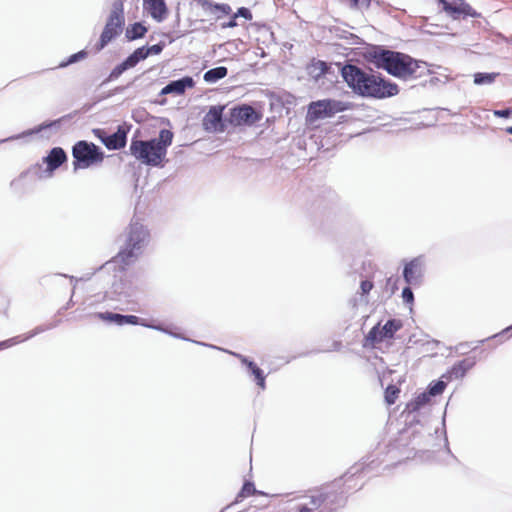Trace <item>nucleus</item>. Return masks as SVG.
<instances>
[{
    "instance_id": "6e6552de",
    "label": "nucleus",
    "mask_w": 512,
    "mask_h": 512,
    "mask_svg": "<svg viewBox=\"0 0 512 512\" xmlns=\"http://www.w3.org/2000/svg\"><path fill=\"white\" fill-rule=\"evenodd\" d=\"M97 316H98V318H100L103 321L114 323L118 326H123L126 324L142 325L144 327L169 334L175 338L183 339L186 341L189 340L188 338L182 336L181 334L174 333L171 330H169L168 328H165L160 324L156 325V324L146 323L144 320H142L141 318H139L138 316H135V315H123V314L112 313V312H101V313H98Z\"/></svg>"
},
{
    "instance_id": "3c124183",
    "label": "nucleus",
    "mask_w": 512,
    "mask_h": 512,
    "mask_svg": "<svg viewBox=\"0 0 512 512\" xmlns=\"http://www.w3.org/2000/svg\"><path fill=\"white\" fill-rule=\"evenodd\" d=\"M194 342H195V343H197V344L203 345V346H208V344H206V343L197 342V341H194ZM209 347L216 348V347H215V346H213V345H209Z\"/></svg>"
},
{
    "instance_id": "ddd939ff",
    "label": "nucleus",
    "mask_w": 512,
    "mask_h": 512,
    "mask_svg": "<svg viewBox=\"0 0 512 512\" xmlns=\"http://www.w3.org/2000/svg\"><path fill=\"white\" fill-rule=\"evenodd\" d=\"M224 107L220 105L211 106L203 118V128L207 132H223L225 124L223 122Z\"/></svg>"
},
{
    "instance_id": "f704fd0d",
    "label": "nucleus",
    "mask_w": 512,
    "mask_h": 512,
    "mask_svg": "<svg viewBox=\"0 0 512 512\" xmlns=\"http://www.w3.org/2000/svg\"><path fill=\"white\" fill-rule=\"evenodd\" d=\"M255 492H256V489H255L254 484L250 481H246L243 484L240 492L237 495L236 502L238 501L239 498H245V497L251 496Z\"/></svg>"
},
{
    "instance_id": "dca6fc26",
    "label": "nucleus",
    "mask_w": 512,
    "mask_h": 512,
    "mask_svg": "<svg viewBox=\"0 0 512 512\" xmlns=\"http://www.w3.org/2000/svg\"><path fill=\"white\" fill-rule=\"evenodd\" d=\"M128 132L129 128L126 125H119L114 133L107 135L105 147L108 150H119L124 148L127 143Z\"/></svg>"
},
{
    "instance_id": "1a4fd4ad",
    "label": "nucleus",
    "mask_w": 512,
    "mask_h": 512,
    "mask_svg": "<svg viewBox=\"0 0 512 512\" xmlns=\"http://www.w3.org/2000/svg\"><path fill=\"white\" fill-rule=\"evenodd\" d=\"M107 269L105 266L103 267ZM112 266L109 268L111 269ZM114 270L118 268L114 274V280L111 284L110 290L106 291L105 297L110 300L122 301L126 300L133 295V286L130 280L127 279L125 270L127 267L122 268L120 265L113 266Z\"/></svg>"
},
{
    "instance_id": "a18cd8bd",
    "label": "nucleus",
    "mask_w": 512,
    "mask_h": 512,
    "mask_svg": "<svg viewBox=\"0 0 512 512\" xmlns=\"http://www.w3.org/2000/svg\"><path fill=\"white\" fill-rule=\"evenodd\" d=\"M237 26L235 15L227 22L222 25L223 28H233Z\"/></svg>"
},
{
    "instance_id": "b1692460",
    "label": "nucleus",
    "mask_w": 512,
    "mask_h": 512,
    "mask_svg": "<svg viewBox=\"0 0 512 512\" xmlns=\"http://www.w3.org/2000/svg\"><path fill=\"white\" fill-rule=\"evenodd\" d=\"M146 33L147 27L141 22H135L126 28L125 37L128 41H134L143 38Z\"/></svg>"
},
{
    "instance_id": "864d4df0",
    "label": "nucleus",
    "mask_w": 512,
    "mask_h": 512,
    "mask_svg": "<svg viewBox=\"0 0 512 512\" xmlns=\"http://www.w3.org/2000/svg\"><path fill=\"white\" fill-rule=\"evenodd\" d=\"M506 132L512 135V126L507 127Z\"/></svg>"
},
{
    "instance_id": "79ce46f5",
    "label": "nucleus",
    "mask_w": 512,
    "mask_h": 512,
    "mask_svg": "<svg viewBox=\"0 0 512 512\" xmlns=\"http://www.w3.org/2000/svg\"><path fill=\"white\" fill-rule=\"evenodd\" d=\"M373 288V283L368 280L361 281L360 289L363 295L368 294Z\"/></svg>"
},
{
    "instance_id": "423d86ee",
    "label": "nucleus",
    "mask_w": 512,
    "mask_h": 512,
    "mask_svg": "<svg viewBox=\"0 0 512 512\" xmlns=\"http://www.w3.org/2000/svg\"><path fill=\"white\" fill-rule=\"evenodd\" d=\"M154 141L150 140H138L132 139L130 144L131 154L142 163L158 167L161 166L164 160V151L161 148H157Z\"/></svg>"
},
{
    "instance_id": "ea45409f",
    "label": "nucleus",
    "mask_w": 512,
    "mask_h": 512,
    "mask_svg": "<svg viewBox=\"0 0 512 512\" xmlns=\"http://www.w3.org/2000/svg\"><path fill=\"white\" fill-rule=\"evenodd\" d=\"M373 0H351V3L354 7L358 9H368Z\"/></svg>"
},
{
    "instance_id": "393cba45",
    "label": "nucleus",
    "mask_w": 512,
    "mask_h": 512,
    "mask_svg": "<svg viewBox=\"0 0 512 512\" xmlns=\"http://www.w3.org/2000/svg\"><path fill=\"white\" fill-rule=\"evenodd\" d=\"M227 74L228 69L225 66H218L207 70L203 75V79L207 83H216L217 81L226 77Z\"/></svg>"
},
{
    "instance_id": "de8ad7c7",
    "label": "nucleus",
    "mask_w": 512,
    "mask_h": 512,
    "mask_svg": "<svg viewBox=\"0 0 512 512\" xmlns=\"http://www.w3.org/2000/svg\"><path fill=\"white\" fill-rule=\"evenodd\" d=\"M59 275L69 278L71 282H77V279L74 276H69L67 274H59Z\"/></svg>"
},
{
    "instance_id": "9b49d317",
    "label": "nucleus",
    "mask_w": 512,
    "mask_h": 512,
    "mask_svg": "<svg viewBox=\"0 0 512 512\" xmlns=\"http://www.w3.org/2000/svg\"><path fill=\"white\" fill-rule=\"evenodd\" d=\"M438 3L442 10L454 19L460 16H478V13L464 0H438Z\"/></svg>"
},
{
    "instance_id": "bb28decb",
    "label": "nucleus",
    "mask_w": 512,
    "mask_h": 512,
    "mask_svg": "<svg viewBox=\"0 0 512 512\" xmlns=\"http://www.w3.org/2000/svg\"><path fill=\"white\" fill-rule=\"evenodd\" d=\"M402 321L399 319H389L382 327L381 333L385 338H392L394 334L402 328Z\"/></svg>"
},
{
    "instance_id": "20e7f679",
    "label": "nucleus",
    "mask_w": 512,
    "mask_h": 512,
    "mask_svg": "<svg viewBox=\"0 0 512 512\" xmlns=\"http://www.w3.org/2000/svg\"><path fill=\"white\" fill-rule=\"evenodd\" d=\"M72 156L73 168L76 171L101 163L104 159V152L93 142L80 140L73 145Z\"/></svg>"
},
{
    "instance_id": "39448f33",
    "label": "nucleus",
    "mask_w": 512,
    "mask_h": 512,
    "mask_svg": "<svg viewBox=\"0 0 512 512\" xmlns=\"http://www.w3.org/2000/svg\"><path fill=\"white\" fill-rule=\"evenodd\" d=\"M125 17L122 3H114L107 18L104 29L96 45L97 50L104 49L113 39L119 36L124 28Z\"/></svg>"
},
{
    "instance_id": "5701e85b",
    "label": "nucleus",
    "mask_w": 512,
    "mask_h": 512,
    "mask_svg": "<svg viewBox=\"0 0 512 512\" xmlns=\"http://www.w3.org/2000/svg\"><path fill=\"white\" fill-rule=\"evenodd\" d=\"M173 132L167 129H162L159 132L158 138L150 139V141H154V145L157 148H161L164 151V156L166 157L167 148L172 144L173 140Z\"/></svg>"
},
{
    "instance_id": "0eeeda50",
    "label": "nucleus",
    "mask_w": 512,
    "mask_h": 512,
    "mask_svg": "<svg viewBox=\"0 0 512 512\" xmlns=\"http://www.w3.org/2000/svg\"><path fill=\"white\" fill-rule=\"evenodd\" d=\"M350 103L335 99H322L311 102L308 106L307 119L314 122L320 119L334 116L336 113L346 111Z\"/></svg>"
},
{
    "instance_id": "e433bc0d",
    "label": "nucleus",
    "mask_w": 512,
    "mask_h": 512,
    "mask_svg": "<svg viewBox=\"0 0 512 512\" xmlns=\"http://www.w3.org/2000/svg\"><path fill=\"white\" fill-rule=\"evenodd\" d=\"M402 298L405 303H409V304L413 303L414 293L409 285L403 288Z\"/></svg>"
},
{
    "instance_id": "473e14b6",
    "label": "nucleus",
    "mask_w": 512,
    "mask_h": 512,
    "mask_svg": "<svg viewBox=\"0 0 512 512\" xmlns=\"http://www.w3.org/2000/svg\"><path fill=\"white\" fill-rule=\"evenodd\" d=\"M199 3L202 4V6H209V7H213V9L215 11H219L225 15H228L230 14L231 12V7L228 5V4H224V3H212L211 1L209 0H199Z\"/></svg>"
},
{
    "instance_id": "c03bdc74",
    "label": "nucleus",
    "mask_w": 512,
    "mask_h": 512,
    "mask_svg": "<svg viewBox=\"0 0 512 512\" xmlns=\"http://www.w3.org/2000/svg\"><path fill=\"white\" fill-rule=\"evenodd\" d=\"M469 346H470V343H468V342L459 343L456 346V350L460 351L461 354H465L466 350H467V348H469Z\"/></svg>"
},
{
    "instance_id": "2eb2a0df",
    "label": "nucleus",
    "mask_w": 512,
    "mask_h": 512,
    "mask_svg": "<svg viewBox=\"0 0 512 512\" xmlns=\"http://www.w3.org/2000/svg\"><path fill=\"white\" fill-rule=\"evenodd\" d=\"M195 82L191 76H184L180 79L170 81L167 85H165L160 91V95H182L185 93L187 89L193 88Z\"/></svg>"
},
{
    "instance_id": "7c9ffc66",
    "label": "nucleus",
    "mask_w": 512,
    "mask_h": 512,
    "mask_svg": "<svg viewBox=\"0 0 512 512\" xmlns=\"http://www.w3.org/2000/svg\"><path fill=\"white\" fill-rule=\"evenodd\" d=\"M447 386V382H445L444 380L439 379V380H436V381H432L426 391L427 393L431 396V397H434V396H437V395H440L443 393V391L445 390Z\"/></svg>"
},
{
    "instance_id": "a878e982",
    "label": "nucleus",
    "mask_w": 512,
    "mask_h": 512,
    "mask_svg": "<svg viewBox=\"0 0 512 512\" xmlns=\"http://www.w3.org/2000/svg\"><path fill=\"white\" fill-rule=\"evenodd\" d=\"M54 326H37L36 328H34L32 331H30L29 333H27L26 335H18V336H15V337H12L10 339H7L6 341H11V344L9 345V348L14 346V345H17L19 343H22L24 341H27L29 340L30 338L46 331V330H49L51 328H53Z\"/></svg>"
},
{
    "instance_id": "7ed1b4c3",
    "label": "nucleus",
    "mask_w": 512,
    "mask_h": 512,
    "mask_svg": "<svg viewBox=\"0 0 512 512\" xmlns=\"http://www.w3.org/2000/svg\"><path fill=\"white\" fill-rule=\"evenodd\" d=\"M149 231L137 219H132L129 226L119 236V251L105 264L106 268L120 265L122 268L134 264L149 242Z\"/></svg>"
},
{
    "instance_id": "2f4dec72",
    "label": "nucleus",
    "mask_w": 512,
    "mask_h": 512,
    "mask_svg": "<svg viewBox=\"0 0 512 512\" xmlns=\"http://www.w3.org/2000/svg\"><path fill=\"white\" fill-rule=\"evenodd\" d=\"M385 339L384 335L381 333V327L378 323L369 331L366 336V340L371 342L372 344L380 343Z\"/></svg>"
},
{
    "instance_id": "f8f14e48",
    "label": "nucleus",
    "mask_w": 512,
    "mask_h": 512,
    "mask_svg": "<svg viewBox=\"0 0 512 512\" xmlns=\"http://www.w3.org/2000/svg\"><path fill=\"white\" fill-rule=\"evenodd\" d=\"M260 119L261 115L248 105L234 107L230 112V122L234 125H252Z\"/></svg>"
},
{
    "instance_id": "a211bd4d",
    "label": "nucleus",
    "mask_w": 512,
    "mask_h": 512,
    "mask_svg": "<svg viewBox=\"0 0 512 512\" xmlns=\"http://www.w3.org/2000/svg\"><path fill=\"white\" fill-rule=\"evenodd\" d=\"M476 364V358L470 357L463 359L461 361L456 362L448 372L447 375H443L442 378L451 379H462L465 377L466 373L472 369Z\"/></svg>"
},
{
    "instance_id": "f3484780",
    "label": "nucleus",
    "mask_w": 512,
    "mask_h": 512,
    "mask_svg": "<svg viewBox=\"0 0 512 512\" xmlns=\"http://www.w3.org/2000/svg\"><path fill=\"white\" fill-rule=\"evenodd\" d=\"M144 8L157 22H162L168 15V7L165 0H143Z\"/></svg>"
},
{
    "instance_id": "603ef678",
    "label": "nucleus",
    "mask_w": 512,
    "mask_h": 512,
    "mask_svg": "<svg viewBox=\"0 0 512 512\" xmlns=\"http://www.w3.org/2000/svg\"><path fill=\"white\" fill-rule=\"evenodd\" d=\"M233 506V504L227 505L225 508H223L220 512H225L226 510L230 509Z\"/></svg>"
},
{
    "instance_id": "c9c22d12",
    "label": "nucleus",
    "mask_w": 512,
    "mask_h": 512,
    "mask_svg": "<svg viewBox=\"0 0 512 512\" xmlns=\"http://www.w3.org/2000/svg\"><path fill=\"white\" fill-rule=\"evenodd\" d=\"M86 56H87V52L85 50H81L77 53L70 55L69 58L65 62H62L60 64V67H66L68 65L74 64L80 60L85 59Z\"/></svg>"
},
{
    "instance_id": "4468645a",
    "label": "nucleus",
    "mask_w": 512,
    "mask_h": 512,
    "mask_svg": "<svg viewBox=\"0 0 512 512\" xmlns=\"http://www.w3.org/2000/svg\"><path fill=\"white\" fill-rule=\"evenodd\" d=\"M67 160V155L61 147H54L49 154L43 158V162L47 165L46 177H51L52 173L58 169Z\"/></svg>"
},
{
    "instance_id": "c85d7f7f",
    "label": "nucleus",
    "mask_w": 512,
    "mask_h": 512,
    "mask_svg": "<svg viewBox=\"0 0 512 512\" xmlns=\"http://www.w3.org/2000/svg\"><path fill=\"white\" fill-rule=\"evenodd\" d=\"M329 70V66L324 61H317L312 63V65L309 67V74L315 78L319 79L321 76L325 75L327 71Z\"/></svg>"
},
{
    "instance_id": "58836bf2",
    "label": "nucleus",
    "mask_w": 512,
    "mask_h": 512,
    "mask_svg": "<svg viewBox=\"0 0 512 512\" xmlns=\"http://www.w3.org/2000/svg\"><path fill=\"white\" fill-rule=\"evenodd\" d=\"M235 17H242L246 20H251L252 19V13L251 11L246 8V7H240L238 8L237 12L234 14Z\"/></svg>"
},
{
    "instance_id": "412c9836",
    "label": "nucleus",
    "mask_w": 512,
    "mask_h": 512,
    "mask_svg": "<svg viewBox=\"0 0 512 512\" xmlns=\"http://www.w3.org/2000/svg\"><path fill=\"white\" fill-rule=\"evenodd\" d=\"M66 117H62V118H59L57 120H53V121H49V122H44L32 129H29V130H26L18 135H14V136H10L6 139H3V140H0V143H3V142H7V141H12V140H15V139H20V138H23V137H26V136H30V135H34V134H38L40 133L41 131L45 130V129H48V128H52V127H59L60 126V123L63 121V119H65Z\"/></svg>"
},
{
    "instance_id": "49530a36",
    "label": "nucleus",
    "mask_w": 512,
    "mask_h": 512,
    "mask_svg": "<svg viewBox=\"0 0 512 512\" xmlns=\"http://www.w3.org/2000/svg\"><path fill=\"white\" fill-rule=\"evenodd\" d=\"M11 341H0V351L9 348Z\"/></svg>"
},
{
    "instance_id": "c756f323",
    "label": "nucleus",
    "mask_w": 512,
    "mask_h": 512,
    "mask_svg": "<svg viewBox=\"0 0 512 512\" xmlns=\"http://www.w3.org/2000/svg\"><path fill=\"white\" fill-rule=\"evenodd\" d=\"M499 76V73H487V72H477L474 74V84L475 85H485L492 84L495 79Z\"/></svg>"
},
{
    "instance_id": "f257e3e1",
    "label": "nucleus",
    "mask_w": 512,
    "mask_h": 512,
    "mask_svg": "<svg viewBox=\"0 0 512 512\" xmlns=\"http://www.w3.org/2000/svg\"><path fill=\"white\" fill-rule=\"evenodd\" d=\"M341 76L352 91L366 98L385 99L399 93L398 85L380 73L365 71L355 64H345Z\"/></svg>"
},
{
    "instance_id": "f03ea898",
    "label": "nucleus",
    "mask_w": 512,
    "mask_h": 512,
    "mask_svg": "<svg viewBox=\"0 0 512 512\" xmlns=\"http://www.w3.org/2000/svg\"><path fill=\"white\" fill-rule=\"evenodd\" d=\"M372 61L378 69L405 81L421 78L429 73L426 62L399 51L379 48L372 53Z\"/></svg>"
},
{
    "instance_id": "09e8293b",
    "label": "nucleus",
    "mask_w": 512,
    "mask_h": 512,
    "mask_svg": "<svg viewBox=\"0 0 512 512\" xmlns=\"http://www.w3.org/2000/svg\"><path fill=\"white\" fill-rule=\"evenodd\" d=\"M442 424H443V426L445 425V420L444 419H443ZM443 434H444L445 445L448 447V439H447L446 431H445L444 428H443Z\"/></svg>"
},
{
    "instance_id": "8fccbe9b",
    "label": "nucleus",
    "mask_w": 512,
    "mask_h": 512,
    "mask_svg": "<svg viewBox=\"0 0 512 512\" xmlns=\"http://www.w3.org/2000/svg\"><path fill=\"white\" fill-rule=\"evenodd\" d=\"M372 3H375L377 6H382V1L381 0H373Z\"/></svg>"
},
{
    "instance_id": "9d476101",
    "label": "nucleus",
    "mask_w": 512,
    "mask_h": 512,
    "mask_svg": "<svg viewBox=\"0 0 512 512\" xmlns=\"http://www.w3.org/2000/svg\"><path fill=\"white\" fill-rule=\"evenodd\" d=\"M425 272V257L417 256L406 262L403 268V279L409 286H420Z\"/></svg>"
},
{
    "instance_id": "4c0bfd02",
    "label": "nucleus",
    "mask_w": 512,
    "mask_h": 512,
    "mask_svg": "<svg viewBox=\"0 0 512 512\" xmlns=\"http://www.w3.org/2000/svg\"><path fill=\"white\" fill-rule=\"evenodd\" d=\"M93 135L101 141V143L106 146V138H107V132L104 129L101 128H94L92 129Z\"/></svg>"
},
{
    "instance_id": "a19ab883",
    "label": "nucleus",
    "mask_w": 512,
    "mask_h": 512,
    "mask_svg": "<svg viewBox=\"0 0 512 512\" xmlns=\"http://www.w3.org/2000/svg\"><path fill=\"white\" fill-rule=\"evenodd\" d=\"M493 115L498 118H509L512 115V108L494 110Z\"/></svg>"
},
{
    "instance_id": "6ab92c4d",
    "label": "nucleus",
    "mask_w": 512,
    "mask_h": 512,
    "mask_svg": "<svg viewBox=\"0 0 512 512\" xmlns=\"http://www.w3.org/2000/svg\"><path fill=\"white\" fill-rule=\"evenodd\" d=\"M229 353L237 357L241 363L247 367L248 372L254 376L256 384L261 389H265L266 384L263 370L260 369L255 362L249 360L246 356L234 352Z\"/></svg>"
},
{
    "instance_id": "cd10ccee",
    "label": "nucleus",
    "mask_w": 512,
    "mask_h": 512,
    "mask_svg": "<svg viewBox=\"0 0 512 512\" xmlns=\"http://www.w3.org/2000/svg\"><path fill=\"white\" fill-rule=\"evenodd\" d=\"M430 395L427 391L420 393L413 401L407 404V408L410 412L418 411L421 407L426 405L430 401Z\"/></svg>"
},
{
    "instance_id": "37998d69",
    "label": "nucleus",
    "mask_w": 512,
    "mask_h": 512,
    "mask_svg": "<svg viewBox=\"0 0 512 512\" xmlns=\"http://www.w3.org/2000/svg\"><path fill=\"white\" fill-rule=\"evenodd\" d=\"M510 330H512V325H511V326H509V327H507V328H505L502 332H500V333H497V334L493 335L492 337H488V338H486V339H483V340L478 341V343H479V344H483L485 341L489 340L490 338H497V337H499V336H502L503 334H505L506 332H508V331H510Z\"/></svg>"
},
{
    "instance_id": "72a5a7b5",
    "label": "nucleus",
    "mask_w": 512,
    "mask_h": 512,
    "mask_svg": "<svg viewBox=\"0 0 512 512\" xmlns=\"http://www.w3.org/2000/svg\"><path fill=\"white\" fill-rule=\"evenodd\" d=\"M399 392H400V390L396 386L389 385L385 390V401L389 405L394 404L398 397Z\"/></svg>"
},
{
    "instance_id": "4be33fe9",
    "label": "nucleus",
    "mask_w": 512,
    "mask_h": 512,
    "mask_svg": "<svg viewBox=\"0 0 512 512\" xmlns=\"http://www.w3.org/2000/svg\"><path fill=\"white\" fill-rule=\"evenodd\" d=\"M165 48L164 42H159L152 46H142L133 51L134 56L136 57L138 63L140 61L145 60L150 55H158Z\"/></svg>"
},
{
    "instance_id": "aec40b11",
    "label": "nucleus",
    "mask_w": 512,
    "mask_h": 512,
    "mask_svg": "<svg viewBox=\"0 0 512 512\" xmlns=\"http://www.w3.org/2000/svg\"><path fill=\"white\" fill-rule=\"evenodd\" d=\"M137 64L138 61L132 52L124 61L111 70L108 77L103 81V84L118 79L125 71L134 68Z\"/></svg>"
}]
</instances>
